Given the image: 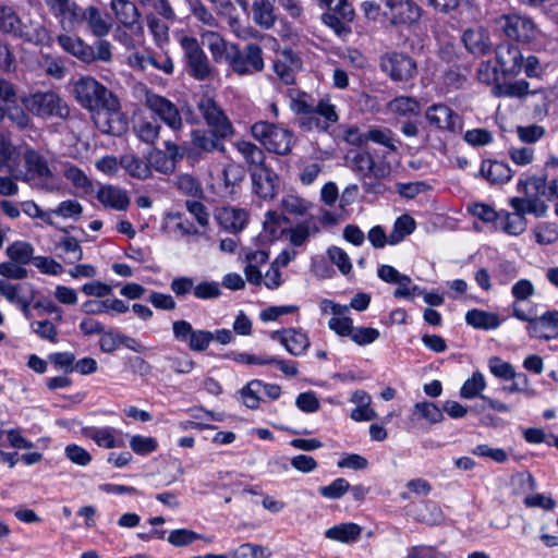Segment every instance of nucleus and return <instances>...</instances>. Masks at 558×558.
<instances>
[{
    "instance_id": "nucleus-36",
    "label": "nucleus",
    "mask_w": 558,
    "mask_h": 558,
    "mask_svg": "<svg viewBox=\"0 0 558 558\" xmlns=\"http://www.w3.org/2000/svg\"><path fill=\"white\" fill-rule=\"evenodd\" d=\"M5 119L20 129L27 128L31 122V118L25 109L19 105V100L14 104L0 105V122Z\"/></svg>"
},
{
    "instance_id": "nucleus-34",
    "label": "nucleus",
    "mask_w": 558,
    "mask_h": 558,
    "mask_svg": "<svg viewBox=\"0 0 558 558\" xmlns=\"http://www.w3.org/2000/svg\"><path fill=\"white\" fill-rule=\"evenodd\" d=\"M24 161L27 171L39 179L49 180L52 178V172L48 167L46 159L36 150L27 149L24 154Z\"/></svg>"
},
{
    "instance_id": "nucleus-17",
    "label": "nucleus",
    "mask_w": 558,
    "mask_h": 558,
    "mask_svg": "<svg viewBox=\"0 0 558 558\" xmlns=\"http://www.w3.org/2000/svg\"><path fill=\"white\" fill-rule=\"evenodd\" d=\"M270 337L274 340H279L286 350L295 356L304 354L311 344L307 335L295 328L272 331Z\"/></svg>"
},
{
    "instance_id": "nucleus-25",
    "label": "nucleus",
    "mask_w": 558,
    "mask_h": 558,
    "mask_svg": "<svg viewBox=\"0 0 558 558\" xmlns=\"http://www.w3.org/2000/svg\"><path fill=\"white\" fill-rule=\"evenodd\" d=\"M58 44L68 53L74 56L84 63H93V46L84 43L80 37L61 34L57 38Z\"/></svg>"
},
{
    "instance_id": "nucleus-60",
    "label": "nucleus",
    "mask_w": 558,
    "mask_h": 558,
    "mask_svg": "<svg viewBox=\"0 0 558 558\" xmlns=\"http://www.w3.org/2000/svg\"><path fill=\"white\" fill-rule=\"evenodd\" d=\"M130 447L136 454L144 456L154 452L158 447V442L154 437L135 435L130 439Z\"/></svg>"
},
{
    "instance_id": "nucleus-50",
    "label": "nucleus",
    "mask_w": 558,
    "mask_h": 558,
    "mask_svg": "<svg viewBox=\"0 0 558 558\" xmlns=\"http://www.w3.org/2000/svg\"><path fill=\"white\" fill-rule=\"evenodd\" d=\"M64 177L69 180L76 189L82 190L84 193H90L93 191L92 181L85 174L83 170L75 166H71L64 170Z\"/></svg>"
},
{
    "instance_id": "nucleus-16",
    "label": "nucleus",
    "mask_w": 558,
    "mask_h": 558,
    "mask_svg": "<svg viewBox=\"0 0 558 558\" xmlns=\"http://www.w3.org/2000/svg\"><path fill=\"white\" fill-rule=\"evenodd\" d=\"M253 190L256 195L264 199H272L279 191V177L270 169L259 168L251 171Z\"/></svg>"
},
{
    "instance_id": "nucleus-40",
    "label": "nucleus",
    "mask_w": 558,
    "mask_h": 558,
    "mask_svg": "<svg viewBox=\"0 0 558 558\" xmlns=\"http://www.w3.org/2000/svg\"><path fill=\"white\" fill-rule=\"evenodd\" d=\"M415 220L408 214L397 218L393 230L389 234V244H398L402 242L407 235H410L415 230Z\"/></svg>"
},
{
    "instance_id": "nucleus-39",
    "label": "nucleus",
    "mask_w": 558,
    "mask_h": 558,
    "mask_svg": "<svg viewBox=\"0 0 558 558\" xmlns=\"http://www.w3.org/2000/svg\"><path fill=\"white\" fill-rule=\"evenodd\" d=\"M133 129L135 134L142 142L147 144H154L159 136L161 126L157 119H142L134 124Z\"/></svg>"
},
{
    "instance_id": "nucleus-18",
    "label": "nucleus",
    "mask_w": 558,
    "mask_h": 558,
    "mask_svg": "<svg viewBox=\"0 0 558 558\" xmlns=\"http://www.w3.org/2000/svg\"><path fill=\"white\" fill-rule=\"evenodd\" d=\"M214 218L226 231L238 233L246 226L248 214L242 208L221 206L215 209Z\"/></svg>"
},
{
    "instance_id": "nucleus-64",
    "label": "nucleus",
    "mask_w": 558,
    "mask_h": 558,
    "mask_svg": "<svg viewBox=\"0 0 558 558\" xmlns=\"http://www.w3.org/2000/svg\"><path fill=\"white\" fill-rule=\"evenodd\" d=\"M529 82L520 80L511 83H506L504 85H500L498 88L500 90L499 95L521 98L529 94Z\"/></svg>"
},
{
    "instance_id": "nucleus-3",
    "label": "nucleus",
    "mask_w": 558,
    "mask_h": 558,
    "mask_svg": "<svg viewBox=\"0 0 558 558\" xmlns=\"http://www.w3.org/2000/svg\"><path fill=\"white\" fill-rule=\"evenodd\" d=\"M305 93L291 99V109L298 116L295 124L305 132L317 130L328 132L329 128L338 121L336 107L328 98H322L314 105Z\"/></svg>"
},
{
    "instance_id": "nucleus-38",
    "label": "nucleus",
    "mask_w": 558,
    "mask_h": 558,
    "mask_svg": "<svg viewBox=\"0 0 558 558\" xmlns=\"http://www.w3.org/2000/svg\"><path fill=\"white\" fill-rule=\"evenodd\" d=\"M526 227V219L520 214L500 213L499 220L495 230H502L509 234H521Z\"/></svg>"
},
{
    "instance_id": "nucleus-21",
    "label": "nucleus",
    "mask_w": 558,
    "mask_h": 558,
    "mask_svg": "<svg viewBox=\"0 0 558 558\" xmlns=\"http://www.w3.org/2000/svg\"><path fill=\"white\" fill-rule=\"evenodd\" d=\"M462 41L465 49L474 56H485L492 48L489 34L481 26L465 29L462 34Z\"/></svg>"
},
{
    "instance_id": "nucleus-45",
    "label": "nucleus",
    "mask_w": 558,
    "mask_h": 558,
    "mask_svg": "<svg viewBox=\"0 0 558 558\" xmlns=\"http://www.w3.org/2000/svg\"><path fill=\"white\" fill-rule=\"evenodd\" d=\"M271 551L262 545L244 543L234 549L231 558H269Z\"/></svg>"
},
{
    "instance_id": "nucleus-41",
    "label": "nucleus",
    "mask_w": 558,
    "mask_h": 558,
    "mask_svg": "<svg viewBox=\"0 0 558 558\" xmlns=\"http://www.w3.org/2000/svg\"><path fill=\"white\" fill-rule=\"evenodd\" d=\"M83 435L93 439L100 447L110 449L119 446L116 441L114 429L110 427H86L83 428Z\"/></svg>"
},
{
    "instance_id": "nucleus-20",
    "label": "nucleus",
    "mask_w": 558,
    "mask_h": 558,
    "mask_svg": "<svg viewBox=\"0 0 558 558\" xmlns=\"http://www.w3.org/2000/svg\"><path fill=\"white\" fill-rule=\"evenodd\" d=\"M290 219L275 211L268 210L263 222V232L259 234L265 241H287L286 232L289 230Z\"/></svg>"
},
{
    "instance_id": "nucleus-58",
    "label": "nucleus",
    "mask_w": 558,
    "mask_h": 558,
    "mask_svg": "<svg viewBox=\"0 0 558 558\" xmlns=\"http://www.w3.org/2000/svg\"><path fill=\"white\" fill-rule=\"evenodd\" d=\"M351 488L349 482L344 478H337L328 486L319 487L318 492L322 496L328 499L341 498Z\"/></svg>"
},
{
    "instance_id": "nucleus-44",
    "label": "nucleus",
    "mask_w": 558,
    "mask_h": 558,
    "mask_svg": "<svg viewBox=\"0 0 558 558\" xmlns=\"http://www.w3.org/2000/svg\"><path fill=\"white\" fill-rule=\"evenodd\" d=\"M148 165L150 169H155L156 171L170 174L175 170L174 163L171 161L167 154L161 149H154L147 156Z\"/></svg>"
},
{
    "instance_id": "nucleus-61",
    "label": "nucleus",
    "mask_w": 558,
    "mask_h": 558,
    "mask_svg": "<svg viewBox=\"0 0 558 558\" xmlns=\"http://www.w3.org/2000/svg\"><path fill=\"white\" fill-rule=\"evenodd\" d=\"M322 21L325 25L333 29V32L340 37H344L351 34V27L349 25L351 21H347L340 16H336L333 13L328 12L322 15Z\"/></svg>"
},
{
    "instance_id": "nucleus-31",
    "label": "nucleus",
    "mask_w": 558,
    "mask_h": 558,
    "mask_svg": "<svg viewBox=\"0 0 558 558\" xmlns=\"http://www.w3.org/2000/svg\"><path fill=\"white\" fill-rule=\"evenodd\" d=\"M278 0H256L253 3V17L257 25L269 29L275 25L277 15L275 4Z\"/></svg>"
},
{
    "instance_id": "nucleus-8",
    "label": "nucleus",
    "mask_w": 558,
    "mask_h": 558,
    "mask_svg": "<svg viewBox=\"0 0 558 558\" xmlns=\"http://www.w3.org/2000/svg\"><path fill=\"white\" fill-rule=\"evenodd\" d=\"M379 68L393 82L407 83L417 75L416 61L403 52L384 53L379 58Z\"/></svg>"
},
{
    "instance_id": "nucleus-24",
    "label": "nucleus",
    "mask_w": 558,
    "mask_h": 558,
    "mask_svg": "<svg viewBox=\"0 0 558 558\" xmlns=\"http://www.w3.org/2000/svg\"><path fill=\"white\" fill-rule=\"evenodd\" d=\"M110 5L116 19L124 27L131 31H142V25L138 22L141 14L133 2L129 0H111Z\"/></svg>"
},
{
    "instance_id": "nucleus-6",
    "label": "nucleus",
    "mask_w": 558,
    "mask_h": 558,
    "mask_svg": "<svg viewBox=\"0 0 558 558\" xmlns=\"http://www.w3.org/2000/svg\"><path fill=\"white\" fill-rule=\"evenodd\" d=\"M344 162L361 180L388 179L392 172L388 161H376L371 153L362 149H350L344 156Z\"/></svg>"
},
{
    "instance_id": "nucleus-35",
    "label": "nucleus",
    "mask_w": 558,
    "mask_h": 558,
    "mask_svg": "<svg viewBox=\"0 0 558 558\" xmlns=\"http://www.w3.org/2000/svg\"><path fill=\"white\" fill-rule=\"evenodd\" d=\"M466 323L477 329H495L499 327L500 319L497 314L482 311L471 310L465 314Z\"/></svg>"
},
{
    "instance_id": "nucleus-56",
    "label": "nucleus",
    "mask_w": 558,
    "mask_h": 558,
    "mask_svg": "<svg viewBox=\"0 0 558 558\" xmlns=\"http://www.w3.org/2000/svg\"><path fill=\"white\" fill-rule=\"evenodd\" d=\"M213 340L214 333L211 331L194 329L187 342V347L191 351L203 352L208 349Z\"/></svg>"
},
{
    "instance_id": "nucleus-46",
    "label": "nucleus",
    "mask_w": 558,
    "mask_h": 558,
    "mask_svg": "<svg viewBox=\"0 0 558 558\" xmlns=\"http://www.w3.org/2000/svg\"><path fill=\"white\" fill-rule=\"evenodd\" d=\"M21 20L13 9L9 7L0 8V31L3 33L20 35Z\"/></svg>"
},
{
    "instance_id": "nucleus-62",
    "label": "nucleus",
    "mask_w": 558,
    "mask_h": 558,
    "mask_svg": "<svg viewBox=\"0 0 558 558\" xmlns=\"http://www.w3.org/2000/svg\"><path fill=\"white\" fill-rule=\"evenodd\" d=\"M463 140L471 146L480 147L493 142V134L486 129H473L464 133Z\"/></svg>"
},
{
    "instance_id": "nucleus-4",
    "label": "nucleus",
    "mask_w": 558,
    "mask_h": 558,
    "mask_svg": "<svg viewBox=\"0 0 558 558\" xmlns=\"http://www.w3.org/2000/svg\"><path fill=\"white\" fill-rule=\"evenodd\" d=\"M21 102L28 112L43 119L58 118L65 121L71 116L66 101L52 90L22 96Z\"/></svg>"
},
{
    "instance_id": "nucleus-59",
    "label": "nucleus",
    "mask_w": 558,
    "mask_h": 558,
    "mask_svg": "<svg viewBox=\"0 0 558 558\" xmlns=\"http://www.w3.org/2000/svg\"><path fill=\"white\" fill-rule=\"evenodd\" d=\"M201 538H203V536L192 530L179 529L170 532L167 539L171 545L175 547H182L187 546L194 541Z\"/></svg>"
},
{
    "instance_id": "nucleus-48",
    "label": "nucleus",
    "mask_w": 558,
    "mask_h": 558,
    "mask_svg": "<svg viewBox=\"0 0 558 558\" xmlns=\"http://www.w3.org/2000/svg\"><path fill=\"white\" fill-rule=\"evenodd\" d=\"M193 16L208 27H216L218 22L213 13L205 7L202 0H186Z\"/></svg>"
},
{
    "instance_id": "nucleus-14",
    "label": "nucleus",
    "mask_w": 558,
    "mask_h": 558,
    "mask_svg": "<svg viewBox=\"0 0 558 558\" xmlns=\"http://www.w3.org/2000/svg\"><path fill=\"white\" fill-rule=\"evenodd\" d=\"M230 136H220L215 130H194L191 133L192 147L187 150L190 158H195L203 153H213L215 150H225L223 141Z\"/></svg>"
},
{
    "instance_id": "nucleus-1",
    "label": "nucleus",
    "mask_w": 558,
    "mask_h": 558,
    "mask_svg": "<svg viewBox=\"0 0 558 558\" xmlns=\"http://www.w3.org/2000/svg\"><path fill=\"white\" fill-rule=\"evenodd\" d=\"M73 95L84 109L95 113L94 123L102 134L121 136L128 131V119L121 112L118 97L94 77L78 78Z\"/></svg>"
},
{
    "instance_id": "nucleus-52",
    "label": "nucleus",
    "mask_w": 558,
    "mask_h": 558,
    "mask_svg": "<svg viewBox=\"0 0 558 558\" xmlns=\"http://www.w3.org/2000/svg\"><path fill=\"white\" fill-rule=\"evenodd\" d=\"M488 367L492 374L500 379L510 380L517 377L513 366L498 356H493L488 360Z\"/></svg>"
},
{
    "instance_id": "nucleus-22",
    "label": "nucleus",
    "mask_w": 558,
    "mask_h": 558,
    "mask_svg": "<svg viewBox=\"0 0 558 558\" xmlns=\"http://www.w3.org/2000/svg\"><path fill=\"white\" fill-rule=\"evenodd\" d=\"M86 23L88 31L96 37L102 38L109 34L111 23L102 16V13L97 7L89 5L85 9L82 8L77 25Z\"/></svg>"
},
{
    "instance_id": "nucleus-2",
    "label": "nucleus",
    "mask_w": 558,
    "mask_h": 558,
    "mask_svg": "<svg viewBox=\"0 0 558 558\" xmlns=\"http://www.w3.org/2000/svg\"><path fill=\"white\" fill-rule=\"evenodd\" d=\"M209 51L217 63H226L238 75H252L264 70L263 49L255 43L243 46L214 36Z\"/></svg>"
},
{
    "instance_id": "nucleus-10",
    "label": "nucleus",
    "mask_w": 558,
    "mask_h": 558,
    "mask_svg": "<svg viewBox=\"0 0 558 558\" xmlns=\"http://www.w3.org/2000/svg\"><path fill=\"white\" fill-rule=\"evenodd\" d=\"M425 119L430 126L452 134H459L463 129V118L445 104H433L425 110Z\"/></svg>"
},
{
    "instance_id": "nucleus-57",
    "label": "nucleus",
    "mask_w": 558,
    "mask_h": 558,
    "mask_svg": "<svg viewBox=\"0 0 558 558\" xmlns=\"http://www.w3.org/2000/svg\"><path fill=\"white\" fill-rule=\"evenodd\" d=\"M473 216L481 219L483 222L492 223L493 229H496L500 213H497L493 207L482 203H475L470 208Z\"/></svg>"
},
{
    "instance_id": "nucleus-51",
    "label": "nucleus",
    "mask_w": 558,
    "mask_h": 558,
    "mask_svg": "<svg viewBox=\"0 0 558 558\" xmlns=\"http://www.w3.org/2000/svg\"><path fill=\"white\" fill-rule=\"evenodd\" d=\"M141 61L142 65L149 64L157 70L165 72L166 74L173 73V62L171 58L167 54H153L148 53L147 56L137 57Z\"/></svg>"
},
{
    "instance_id": "nucleus-12",
    "label": "nucleus",
    "mask_w": 558,
    "mask_h": 558,
    "mask_svg": "<svg viewBox=\"0 0 558 558\" xmlns=\"http://www.w3.org/2000/svg\"><path fill=\"white\" fill-rule=\"evenodd\" d=\"M197 107L209 129L215 130L220 136H232L233 128L231 122L213 98L203 97L198 101Z\"/></svg>"
},
{
    "instance_id": "nucleus-55",
    "label": "nucleus",
    "mask_w": 558,
    "mask_h": 558,
    "mask_svg": "<svg viewBox=\"0 0 558 558\" xmlns=\"http://www.w3.org/2000/svg\"><path fill=\"white\" fill-rule=\"evenodd\" d=\"M222 175L226 187H231L230 194H232L233 189L244 180L245 169L240 165L229 163L225 167Z\"/></svg>"
},
{
    "instance_id": "nucleus-29",
    "label": "nucleus",
    "mask_w": 558,
    "mask_h": 558,
    "mask_svg": "<svg viewBox=\"0 0 558 558\" xmlns=\"http://www.w3.org/2000/svg\"><path fill=\"white\" fill-rule=\"evenodd\" d=\"M388 110L401 117H420L422 111L421 102L411 96H398L387 104Z\"/></svg>"
},
{
    "instance_id": "nucleus-15",
    "label": "nucleus",
    "mask_w": 558,
    "mask_h": 558,
    "mask_svg": "<svg viewBox=\"0 0 558 558\" xmlns=\"http://www.w3.org/2000/svg\"><path fill=\"white\" fill-rule=\"evenodd\" d=\"M388 16L392 24H414L422 16V9L413 0H384Z\"/></svg>"
},
{
    "instance_id": "nucleus-30",
    "label": "nucleus",
    "mask_w": 558,
    "mask_h": 558,
    "mask_svg": "<svg viewBox=\"0 0 558 558\" xmlns=\"http://www.w3.org/2000/svg\"><path fill=\"white\" fill-rule=\"evenodd\" d=\"M120 166L134 179L146 180L151 177V170L148 161H145L134 154H125L121 156Z\"/></svg>"
},
{
    "instance_id": "nucleus-43",
    "label": "nucleus",
    "mask_w": 558,
    "mask_h": 558,
    "mask_svg": "<svg viewBox=\"0 0 558 558\" xmlns=\"http://www.w3.org/2000/svg\"><path fill=\"white\" fill-rule=\"evenodd\" d=\"M175 186L180 192L193 198H202L204 191L197 179L191 174H181L177 177Z\"/></svg>"
},
{
    "instance_id": "nucleus-42",
    "label": "nucleus",
    "mask_w": 558,
    "mask_h": 558,
    "mask_svg": "<svg viewBox=\"0 0 558 558\" xmlns=\"http://www.w3.org/2000/svg\"><path fill=\"white\" fill-rule=\"evenodd\" d=\"M412 415L424 418L430 424H437L444 420L442 411L435 403L428 401L415 403Z\"/></svg>"
},
{
    "instance_id": "nucleus-13",
    "label": "nucleus",
    "mask_w": 558,
    "mask_h": 558,
    "mask_svg": "<svg viewBox=\"0 0 558 558\" xmlns=\"http://www.w3.org/2000/svg\"><path fill=\"white\" fill-rule=\"evenodd\" d=\"M495 60L504 76H515L523 68L520 48L511 43H501L495 49Z\"/></svg>"
},
{
    "instance_id": "nucleus-23",
    "label": "nucleus",
    "mask_w": 558,
    "mask_h": 558,
    "mask_svg": "<svg viewBox=\"0 0 558 558\" xmlns=\"http://www.w3.org/2000/svg\"><path fill=\"white\" fill-rule=\"evenodd\" d=\"M51 14L60 21L63 28L68 23L71 27L77 25L82 8L72 0H45Z\"/></svg>"
},
{
    "instance_id": "nucleus-63",
    "label": "nucleus",
    "mask_w": 558,
    "mask_h": 558,
    "mask_svg": "<svg viewBox=\"0 0 558 558\" xmlns=\"http://www.w3.org/2000/svg\"><path fill=\"white\" fill-rule=\"evenodd\" d=\"M185 205L189 213L197 220L199 228L206 230L209 221L206 206L197 199H187Z\"/></svg>"
},
{
    "instance_id": "nucleus-19",
    "label": "nucleus",
    "mask_w": 558,
    "mask_h": 558,
    "mask_svg": "<svg viewBox=\"0 0 558 558\" xmlns=\"http://www.w3.org/2000/svg\"><path fill=\"white\" fill-rule=\"evenodd\" d=\"M301 65L300 58L292 49H283L276 54L274 71L286 85H290L294 83L295 72Z\"/></svg>"
},
{
    "instance_id": "nucleus-47",
    "label": "nucleus",
    "mask_w": 558,
    "mask_h": 558,
    "mask_svg": "<svg viewBox=\"0 0 558 558\" xmlns=\"http://www.w3.org/2000/svg\"><path fill=\"white\" fill-rule=\"evenodd\" d=\"M486 386L484 376L480 372H474L472 377L468 379L461 387L460 396L464 399L481 397V392Z\"/></svg>"
},
{
    "instance_id": "nucleus-27",
    "label": "nucleus",
    "mask_w": 558,
    "mask_h": 558,
    "mask_svg": "<svg viewBox=\"0 0 558 558\" xmlns=\"http://www.w3.org/2000/svg\"><path fill=\"white\" fill-rule=\"evenodd\" d=\"M480 175L493 184H502L510 181L513 172L505 162L486 159L481 165Z\"/></svg>"
},
{
    "instance_id": "nucleus-9",
    "label": "nucleus",
    "mask_w": 558,
    "mask_h": 558,
    "mask_svg": "<svg viewBox=\"0 0 558 558\" xmlns=\"http://www.w3.org/2000/svg\"><path fill=\"white\" fill-rule=\"evenodd\" d=\"M184 59L191 76L204 81L211 75V66L207 56L194 37L183 36L180 40Z\"/></svg>"
},
{
    "instance_id": "nucleus-37",
    "label": "nucleus",
    "mask_w": 558,
    "mask_h": 558,
    "mask_svg": "<svg viewBox=\"0 0 558 558\" xmlns=\"http://www.w3.org/2000/svg\"><path fill=\"white\" fill-rule=\"evenodd\" d=\"M238 150L242 154L246 162L250 165L252 170H258L259 168H267L265 163V153L262 148L251 142H239Z\"/></svg>"
},
{
    "instance_id": "nucleus-33",
    "label": "nucleus",
    "mask_w": 558,
    "mask_h": 558,
    "mask_svg": "<svg viewBox=\"0 0 558 558\" xmlns=\"http://www.w3.org/2000/svg\"><path fill=\"white\" fill-rule=\"evenodd\" d=\"M415 519L429 526H438L446 521L442 509L433 500H425L421 504Z\"/></svg>"
},
{
    "instance_id": "nucleus-53",
    "label": "nucleus",
    "mask_w": 558,
    "mask_h": 558,
    "mask_svg": "<svg viewBox=\"0 0 558 558\" xmlns=\"http://www.w3.org/2000/svg\"><path fill=\"white\" fill-rule=\"evenodd\" d=\"M263 381L254 379L241 389V396L244 404L250 409H257L259 405V393L262 391Z\"/></svg>"
},
{
    "instance_id": "nucleus-32",
    "label": "nucleus",
    "mask_w": 558,
    "mask_h": 558,
    "mask_svg": "<svg viewBox=\"0 0 558 558\" xmlns=\"http://www.w3.org/2000/svg\"><path fill=\"white\" fill-rule=\"evenodd\" d=\"M318 232L319 227L317 221L314 218H310L293 228L289 227L288 232H286V240L289 241L290 244H303Z\"/></svg>"
},
{
    "instance_id": "nucleus-49",
    "label": "nucleus",
    "mask_w": 558,
    "mask_h": 558,
    "mask_svg": "<svg viewBox=\"0 0 558 558\" xmlns=\"http://www.w3.org/2000/svg\"><path fill=\"white\" fill-rule=\"evenodd\" d=\"M372 141L376 144L387 147L391 151H397L393 133L390 129L372 128L366 132V142Z\"/></svg>"
},
{
    "instance_id": "nucleus-28",
    "label": "nucleus",
    "mask_w": 558,
    "mask_h": 558,
    "mask_svg": "<svg viewBox=\"0 0 558 558\" xmlns=\"http://www.w3.org/2000/svg\"><path fill=\"white\" fill-rule=\"evenodd\" d=\"M362 527L353 522L333 525L325 531V537L343 544H353L361 537Z\"/></svg>"
},
{
    "instance_id": "nucleus-7",
    "label": "nucleus",
    "mask_w": 558,
    "mask_h": 558,
    "mask_svg": "<svg viewBox=\"0 0 558 558\" xmlns=\"http://www.w3.org/2000/svg\"><path fill=\"white\" fill-rule=\"evenodd\" d=\"M496 24L507 38L519 43H531L538 35L536 24L527 15L519 13L502 14L496 20Z\"/></svg>"
},
{
    "instance_id": "nucleus-26",
    "label": "nucleus",
    "mask_w": 558,
    "mask_h": 558,
    "mask_svg": "<svg viewBox=\"0 0 558 558\" xmlns=\"http://www.w3.org/2000/svg\"><path fill=\"white\" fill-rule=\"evenodd\" d=\"M97 199L105 206L116 210H126L130 205L128 193L113 185H104L97 192Z\"/></svg>"
},
{
    "instance_id": "nucleus-54",
    "label": "nucleus",
    "mask_w": 558,
    "mask_h": 558,
    "mask_svg": "<svg viewBox=\"0 0 558 558\" xmlns=\"http://www.w3.org/2000/svg\"><path fill=\"white\" fill-rule=\"evenodd\" d=\"M308 207L310 203L296 195H286L281 199V208L290 215L303 216L306 214Z\"/></svg>"
},
{
    "instance_id": "nucleus-5",
    "label": "nucleus",
    "mask_w": 558,
    "mask_h": 558,
    "mask_svg": "<svg viewBox=\"0 0 558 558\" xmlns=\"http://www.w3.org/2000/svg\"><path fill=\"white\" fill-rule=\"evenodd\" d=\"M251 132L268 151L277 155H288L294 144V136L290 130L267 121L254 123Z\"/></svg>"
},
{
    "instance_id": "nucleus-11",
    "label": "nucleus",
    "mask_w": 558,
    "mask_h": 558,
    "mask_svg": "<svg viewBox=\"0 0 558 558\" xmlns=\"http://www.w3.org/2000/svg\"><path fill=\"white\" fill-rule=\"evenodd\" d=\"M145 105L173 131L182 129L181 112L168 98L154 93H147Z\"/></svg>"
}]
</instances>
